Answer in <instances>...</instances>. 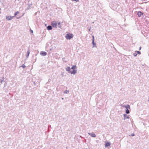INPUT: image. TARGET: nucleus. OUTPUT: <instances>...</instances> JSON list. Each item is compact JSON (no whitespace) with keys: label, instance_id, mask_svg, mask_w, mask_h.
Returning <instances> with one entry per match:
<instances>
[{"label":"nucleus","instance_id":"1","mask_svg":"<svg viewBox=\"0 0 149 149\" xmlns=\"http://www.w3.org/2000/svg\"><path fill=\"white\" fill-rule=\"evenodd\" d=\"M73 37L72 34H67L65 35V38L67 39L70 40Z\"/></svg>","mask_w":149,"mask_h":149},{"label":"nucleus","instance_id":"2","mask_svg":"<svg viewBox=\"0 0 149 149\" xmlns=\"http://www.w3.org/2000/svg\"><path fill=\"white\" fill-rule=\"evenodd\" d=\"M126 110H125V112L127 114H128L130 113V111L129 110V109H130V107L129 105H127V107H125Z\"/></svg>","mask_w":149,"mask_h":149},{"label":"nucleus","instance_id":"3","mask_svg":"<svg viewBox=\"0 0 149 149\" xmlns=\"http://www.w3.org/2000/svg\"><path fill=\"white\" fill-rule=\"evenodd\" d=\"M51 24L53 27H55L56 28H57V23L55 21H54L52 22Z\"/></svg>","mask_w":149,"mask_h":149},{"label":"nucleus","instance_id":"4","mask_svg":"<svg viewBox=\"0 0 149 149\" xmlns=\"http://www.w3.org/2000/svg\"><path fill=\"white\" fill-rule=\"evenodd\" d=\"M14 17V16L11 17V16H6V19L8 20H10L12 19V18Z\"/></svg>","mask_w":149,"mask_h":149},{"label":"nucleus","instance_id":"5","mask_svg":"<svg viewBox=\"0 0 149 149\" xmlns=\"http://www.w3.org/2000/svg\"><path fill=\"white\" fill-rule=\"evenodd\" d=\"M88 134L89 135L91 136L92 137H96V135L93 132H88Z\"/></svg>","mask_w":149,"mask_h":149},{"label":"nucleus","instance_id":"6","mask_svg":"<svg viewBox=\"0 0 149 149\" xmlns=\"http://www.w3.org/2000/svg\"><path fill=\"white\" fill-rule=\"evenodd\" d=\"M47 53L45 52H41L40 53V54L42 56H45L47 55Z\"/></svg>","mask_w":149,"mask_h":149},{"label":"nucleus","instance_id":"7","mask_svg":"<svg viewBox=\"0 0 149 149\" xmlns=\"http://www.w3.org/2000/svg\"><path fill=\"white\" fill-rule=\"evenodd\" d=\"M77 72V70H74L73 71L71 72V74H75Z\"/></svg>","mask_w":149,"mask_h":149},{"label":"nucleus","instance_id":"8","mask_svg":"<svg viewBox=\"0 0 149 149\" xmlns=\"http://www.w3.org/2000/svg\"><path fill=\"white\" fill-rule=\"evenodd\" d=\"M110 143L109 142H107L105 144V147H107L110 145Z\"/></svg>","mask_w":149,"mask_h":149},{"label":"nucleus","instance_id":"9","mask_svg":"<svg viewBox=\"0 0 149 149\" xmlns=\"http://www.w3.org/2000/svg\"><path fill=\"white\" fill-rule=\"evenodd\" d=\"M143 14V13L140 11H139L137 13V15L139 17H141V15Z\"/></svg>","mask_w":149,"mask_h":149},{"label":"nucleus","instance_id":"10","mask_svg":"<svg viewBox=\"0 0 149 149\" xmlns=\"http://www.w3.org/2000/svg\"><path fill=\"white\" fill-rule=\"evenodd\" d=\"M47 29L48 30H50L52 29V26L49 25L47 27Z\"/></svg>","mask_w":149,"mask_h":149},{"label":"nucleus","instance_id":"11","mask_svg":"<svg viewBox=\"0 0 149 149\" xmlns=\"http://www.w3.org/2000/svg\"><path fill=\"white\" fill-rule=\"evenodd\" d=\"M123 116H124V119L125 120L126 118H129V117L128 116H127V115L126 114H123Z\"/></svg>","mask_w":149,"mask_h":149},{"label":"nucleus","instance_id":"12","mask_svg":"<svg viewBox=\"0 0 149 149\" xmlns=\"http://www.w3.org/2000/svg\"><path fill=\"white\" fill-rule=\"evenodd\" d=\"M65 70L67 71H70V67H67V68H66Z\"/></svg>","mask_w":149,"mask_h":149},{"label":"nucleus","instance_id":"13","mask_svg":"<svg viewBox=\"0 0 149 149\" xmlns=\"http://www.w3.org/2000/svg\"><path fill=\"white\" fill-rule=\"evenodd\" d=\"M27 53V54L26 55V57L27 58L29 55V54L30 53V51L29 50H28Z\"/></svg>","mask_w":149,"mask_h":149},{"label":"nucleus","instance_id":"14","mask_svg":"<svg viewBox=\"0 0 149 149\" xmlns=\"http://www.w3.org/2000/svg\"><path fill=\"white\" fill-rule=\"evenodd\" d=\"M77 68V67L75 65H73L72 67L71 68V69H73V70L74 69H76Z\"/></svg>","mask_w":149,"mask_h":149},{"label":"nucleus","instance_id":"15","mask_svg":"<svg viewBox=\"0 0 149 149\" xmlns=\"http://www.w3.org/2000/svg\"><path fill=\"white\" fill-rule=\"evenodd\" d=\"M60 24H61V22H59L58 23V27L59 28L61 29V26L60 25Z\"/></svg>","mask_w":149,"mask_h":149},{"label":"nucleus","instance_id":"16","mask_svg":"<svg viewBox=\"0 0 149 149\" xmlns=\"http://www.w3.org/2000/svg\"><path fill=\"white\" fill-rule=\"evenodd\" d=\"M69 90H66L64 91V93H65L67 94L69 93Z\"/></svg>","mask_w":149,"mask_h":149},{"label":"nucleus","instance_id":"17","mask_svg":"<svg viewBox=\"0 0 149 149\" xmlns=\"http://www.w3.org/2000/svg\"><path fill=\"white\" fill-rule=\"evenodd\" d=\"M19 13V12L18 11H17L16 12H15V13L14 14V16H16V15H17V14H18Z\"/></svg>","mask_w":149,"mask_h":149},{"label":"nucleus","instance_id":"18","mask_svg":"<svg viewBox=\"0 0 149 149\" xmlns=\"http://www.w3.org/2000/svg\"><path fill=\"white\" fill-rule=\"evenodd\" d=\"M133 55H134V56H135V57L136 56H137V54L136 53V51L135 52V53H134L133 54Z\"/></svg>","mask_w":149,"mask_h":149},{"label":"nucleus","instance_id":"19","mask_svg":"<svg viewBox=\"0 0 149 149\" xmlns=\"http://www.w3.org/2000/svg\"><path fill=\"white\" fill-rule=\"evenodd\" d=\"M120 106L122 107H125H125H127V105H123V104H121L120 105Z\"/></svg>","mask_w":149,"mask_h":149},{"label":"nucleus","instance_id":"20","mask_svg":"<svg viewBox=\"0 0 149 149\" xmlns=\"http://www.w3.org/2000/svg\"><path fill=\"white\" fill-rule=\"evenodd\" d=\"M92 43L94 46V45H96V44L95 43H94V40H92Z\"/></svg>","mask_w":149,"mask_h":149},{"label":"nucleus","instance_id":"21","mask_svg":"<svg viewBox=\"0 0 149 149\" xmlns=\"http://www.w3.org/2000/svg\"><path fill=\"white\" fill-rule=\"evenodd\" d=\"M22 67L23 68H24L26 67L25 65L24 64H23L22 66Z\"/></svg>","mask_w":149,"mask_h":149},{"label":"nucleus","instance_id":"22","mask_svg":"<svg viewBox=\"0 0 149 149\" xmlns=\"http://www.w3.org/2000/svg\"><path fill=\"white\" fill-rule=\"evenodd\" d=\"M3 80H0V83H2V82L3 81Z\"/></svg>","mask_w":149,"mask_h":149},{"label":"nucleus","instance_id":"23","mask_svg":"<svg viewBox=\"0 0 149 149\" xmlns=\"http://www.w3.org/2000/svg\"><path fill=\"white\" fill-rule=\"evenodd\" d=\"M92 40H94V36H92Z\"/></svg>","mask_w":149,"mask_h":149},{"label":"nucleus","instance_id":"24","mask_svg":"<svg viewBox=\"0 0 149 149\" xmlns=\"http://www.w3.org/2000/svg\"><path fill=\"white\" fill-rule=\"evenodd\" d=\"M72 1H75L76 2L79 1V0H72Z\"/></svg>","mask_w":149,"mask_h":149},{"label":"nucleus","instance_id":"25","mask_svg":"<svg viewBox=\"0 0 149 149\" xmlns=\"http://www.w3.org/2000/svg\"><path fill=\"white\" fill-rule=\"evenodd\" d=\"M136 52L138 54H141V52L139 51H136Z\"/></svg>","mask_w":149,"mask_h":149},{"label":"nucleus","instance_id":"26","mask_svg":"<svg viewBox=\"0 0 149 149\" xmlns=\"http://www.w3.org/2000/svg\"><path fill=\"white\" fill-rule=\"evenodd\" d=\"M131 136H134V133H132L131 134Z\"/></svg>","mask_w":149,"mask_h":149},{"label":"nucleus","instance_id":"27","mask_svg":"<svg viewBox=\"0 0 149 149\" xmlns=\"http://www.w3.org/2000/svg\"><path fill=\"white\" fill-rule=\"evenodd\" d=\"M30 31H31V33H33V31L32 30H31V29H30Z\"/></svg>","mask_w":149,"mask_h":149},{"label":"nucleus","instance_id":"28","mask_svg":"<svg viewBox=\"0 0 149 149\" xmlns=\"http://www.w3.org/2000/svg\"><path fill=\"white\" fill-rule=\"evenodd\" d=\"M141 47H139V50H141Z\"/></svg>","mask_w":149,"mask_h":149},{"label":"nucleus","instance_id":"29","mask_svg":"<svg viewBox=\"0 0 149 149\" xmlns=\"http://www.w3.org/2000/svg\"><path fill=\"white\" fill-rule=\"evenodd\" d=\"M91 29V28H90V29H89L88 30L89 31H90Z\"/></svg>","mask_w":149,"mask_h":149},{"label":"nucleus","instance_id":"30","mask_svg":"<svg viewBox=\"0 0 149 149\" xmlns=\"http://www.w3.org/2000/svg\"><path fill=\"white\" fill-rule=\"evenodd\" d=\"M62 99L63 100V98H62Z\"/></svg>","mask_w":149,"mask_h":149},{"label":"nucleus","instance_id":"31","mask_svg":"<svg viewBox=\"0 0 149 149\" xmlns=\"http://www.w3.org/2000/svg\"><path fill=\"white\" fill-rule=\"evenodd\" d=\"M1 13V12L0 11V14Z\"/></svg>","mask_w":149,"mask_h":149},{"label":"nucleus","instance_id":"32","mask_svg":"<svg viewBox=\"0 0 149 149\" xmlns=\"http://www.w3.org/2000/svg\"><path fill=\"white\" fill-rule=\"evenodd\" d=\"M94 23V22H93V23H92L93 24V23Z\"/></svg>","mask_w":149,"mask_h":149},{"label":"nucleus","instance_id":"33","mask_svg":"<svg viewBox=\"0 0 149 149\" xmlns=\"http://www.w3.org/2000/svg\"><path fill=\"white\" fill-rule=\"evenodd\" d=\"M1 10V8H0V10Z\"/></svg>","mask_w":149,"mask_h":149}]
</instances>
